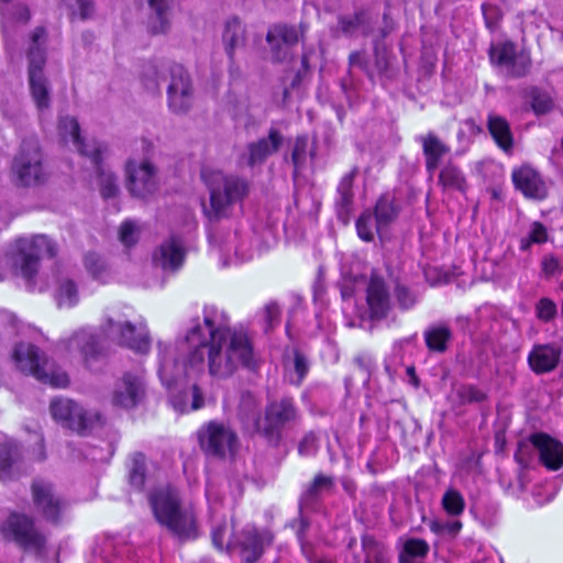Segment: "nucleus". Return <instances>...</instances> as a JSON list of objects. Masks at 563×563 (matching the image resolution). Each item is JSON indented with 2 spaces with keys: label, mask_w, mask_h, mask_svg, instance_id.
<instances>
[{
  "label": "nucleus",
  "mask_w": 563,
  "mask_h": 563,
  "mask_svg": "<svg viewBox=\"0 0 563 563\" xmlns=\"http://www.w3.org/2000/svg\"><path fill=\"white\" fill-rule=\"evenodd\" d=\"M142 394V378L128 373L115 383L111 400L117 407L132 408L139 402Z\"/></svg>",
  "instance_id": "6ab92c4d"
},
{
  "label": "nucleus",
  "mask_w": 563,
  "mask_h": 563,
  "mask_svg": "<svg viewBox=\"0 0 563 563\" xmlns=\"http://www.w3.org/2000/svg\"><path fill=\"white\" fill-rule=\"evenodd\" d=\"M14 269L32 290L42 291L46 283L38 276V263L44 255L54 256L55 245L46 235L21 236L14 240L11 251Z\"/></svg>",
  "instance_id": "39448f33"
},
{
  "label": "nucleus",
  "mask_w": 563,
  "mask_h": 563,
  "mask_svg": "<svg viewBox=\"0 0 563 563\" xmlns=\"http://www.w3.org/2000/svg\"><path fill=\"white\" fill-rule=\"evenodd\" d=\"M280 309L276 302L267 303L263 309V318L267 327L272 328L279 320Z\"/></svg>",
  "instance_id": "13d9d810"
},
{
  "label": "nucleus",
  "mask_w": 563,
  "mask_h": 563,
  "mask_svg": "<svg viewBox=\"0 0 563 563\" xmlns=\"http://www.w3.org/2000/svg\"><path fill=\"white\" fill-rule=\"evenodd\" d=\"M45 175L37 141L23 142L11 165L12 181L21 187H31L42 183Z\"/></svg>",
  "instance_id": "1a4fd4ad"
},
{
  "label": "nucleus",
  "mask_w": 563,
  "mask_h": 563,
  "mask_svg": "<svg viewBox=\"0 0 563 563\" xmlns=\"http://www.w3.org/2000/svg\"><path fill=\"white\" fill-rule=\"evenodd\" d=\"M490 60L511 76L525 75L531 63L529 54L525 49L516 51L515 45L510 42L492 45Z\"/></svg>",
  "instance_id": "4468645a"
},
{
  "label": "nucleus",
  "mask_w": 563,
  "mask_h": 563,
  "mask_svg": "<svg viewBox=\"0 0 563 563\" xmlns=\"http://www.w3.org/2000/svg\"><path fill=\"white\" fill-rule=\"evenodd\" d=\"M58 137L65 145H71L82 157L87 158L97 174L100 192L104 199L117 195L119 188L112 173L102 165L106 146L96 141L86 142L81 136L79 123L74 117H60Z\"/></svg>",
  "instance_id": "7ed1b4c3"
},
{
  "label": "nucleus",
  "mask_w": 563,
  "mask_h": 563,
  "mask_svg": "<svg viewBox=\"0 0 563 563\" xmlns=\"http://www.w3.org/2000/svg\"><path fill=\"white\" fill-rule=\"evenodd\" d=\"M170 402L178 412H189L203 407L205 399L201 390L195 385L181 397L173 396Z\"/></svg>",
  "instance_id": "473e14b6"
},
{
  "label": "nucleus",
  "mask_w": 563,
  "mask_h": 563,
  "mask_svg": "<svg viewBox=\"0 0 563 563\" xmlns=\"http://www.w3.org/2000/svg\"><path fill=\"white\" fill-rule=\"evenodd\" d=\"M431 528L437 532H445L450 536H455L461 530L462 523L460 520L453 519L444 523L433 522Z\"/></svg>",
  "instance_id": "4d7b16f0"
},
{
  "label": "nucleus",
  "mask_w": 563,
  "mask_h": 563,
  "mask_svg": "<svg viewBox=\"0 0 563 563\" xmlns=\"http://www.w3.org/2000/svg\"><path fill=\"white\" fill-rule=\"evenodd\" d=\"M201 451L211 457L234 463L241 449L235 431L227 423L212 420L202 424L197 431Z\"/></svg>",
  "instance_id": "6e6552de"
},
{
  "label": "nucleus",
  "mask_w": 563,
  "mask_h": 563,
  "mask_svg": "<svg viewBox=\"0 0 563 563\" xmlns=\"http://www.w3.org/2000/svg\"><path fill=\"white\" fill-rule=\"evenodd\" d=\"M243 263H244L243 252L240 253V252L235 251L234 257L232 260H230V261L223 260L222 261V266L228 267L231 265H242Z\"/></svg>",
  "instance_id": "774afa93"
},
{
  "label": "nucleus",
  "mask_w": 563,
  "mask_h": 563,
  "mask_svg": "<svg viewBox=\"0 0 563 563\" xmlns=\"http://www.w3.org/2000/svg\"><path fill=\"white\" fill-rule=\"evenodd\" d=\"M376 222V233L383 236L385 228L396 217V210L394 206L386 199H382L377 202L375 208V216H373Z\"/></svg>",
  "instance_id": "e433bc0d"
},
{
  "label": "nucleus",
  "mask_w": 563,
  "mask_h": 563,
  "mask_svg": "<svg viewBox=\"0 0 563 563\" xmlns=\"http://www.w3.org/2000/svg\"><path fill=\"white\" fill-rule=\"evenodd\" d=\"M49 410L57 423L78 433L90 430L100 420L98 413L88 411L67 398L52 400Z\"/></svg>",
  "instance_id": "9b49d317"
},
{
  "label": "nucleus",
  "mask_w": 563,
  "mask_h": 563,
  "mask_svg": "<svg viewBox=\"0 0 563 563\" xmlns=\"http://www.w3.org/2000/svg\"><path fill=\"white\" fill-rule=\"evenodd\" d=\"M429 550L428 544L420 539H410L405 542L404 550L400 553L399 561L407 558L409 561H419Z\"/></svg>",
  "instance_id": "37998d69"
},
{
  "label": "nucleus",
  "mask_w": 563,
  "mask_h": 563,
  "mask_svg": "<svg viewBox=\"0 0 563 563\" xmlns=\"http://www.w3.org/2000/svg\"><path fill=\"white\" fill-rule=\"evenodd\" d=\"M296 419L297 410L292 399L282 398L269 402L264 419L257 422V428L269 438H278L282 428Z\"/></svg>",
  "instance_id": "2eb2a0df"
},
{
  "label": "nucleus",
  "mask_w": 563,
  "mask_h": 563,
  "mask_svg": "<svg viewBox=\"0 0 563 563\" xmlns=\"http://www.w3.org/2000/svg\"><path fill=\"white\" fill-rule=\"evenodd\" d=\"M471 563H500V559L494 550L477 545Z\"/></svg>",
  "instance_id": "864d4df0"
},
{
  "label": "nucleus",
  "mask_w": 563,
  "mask_h": 563,
  "mask_svg": "<svg viewBox=\"0 0 563 563\" xmlns=\"http://www.w3.org/2000/svg\"><path fill=\"white\" fill-rule=\"evenodd\" d=\"M396 298L399 305L405 309L412 307L416 302V297L405 287L396 288Z\"/></svg>",
  "instance_id": "052dcab7"
},
{
  "label": "nucleus",
  "mask_w": 563,
  "mask_h": 563,
  "mask_svg": "<svg viewBox=\"0 0 563 563\" xmlns=\"http://www.w3.org/2000/svg\"><path fill=\"white\" fill-rule=\"evenodd\" d=\"M356 230L363 241H372L376 232V222L373 214L364 212L356 221Z\"/></svg>",
  "instance_id": "49530a36"
},
{
  "label": "nucleus",
  "mask_w": 563,
  "mask_h": 563,
  "mask_svg": "<svg viewBox=\"0 0 563 563\" xmlns=\"http://www.w3.org/2000/svg\"><path fill=\"white\" fill-rule=\"evenodd\" d=\"M482 11L486 26L490 31L496 30L499 25L503 15L500 9L495 4L484 3L482 7Z\"/></svg>",
  "instance_id": "8fccbe9b"
},
{
  "label": "nucleus",
  "mask_w": 563,
  "mask_h": 563,
  "mask_svg": "<svg viewBox=\"0 0 563 563\" xmlns=\"http://www.w3.org/2000/svg\"><path fill=\"white\" fill-rule=\"evenodd\" d=\"M365 21V15L363 13L356 14L353 20H345L343 19L341 21V26L343 32L349 34H354L356 31H361L362 33L366 32L365 26H363Z\"/></svg>",
  "instance_id": "5fc2aeb1"
},
{
  "label": "nucleus",
  "mask_w": 563,
  "mask_h": 563,
  "mask_svg": "<svg viewBox=\"0 0 563 563\" xmlns=\"http://www.w3.org/2000/svg\"><path fill=\"white\" fill-rule=\"evenodd\" d=\"M128 188L133 196L145 197L156 188L155 170L153 165L144 159L136 164L129 161L126 164Z\"/></svg>",
  "instance_id": "a211bd4d"
},
{
  "label": "nucleus",
  "mask_w": 563,
  "mask_h": 563,
  "mask_svg": "<svg viewBox=\"0 0 563 563\" xmlns=\"http://www.w3.org/2000/svg\"><path fill=\"white\" fill-rule=\"evenodd\" d=\"M536 311L539 319L549 321L556 313V305L549 298H542L537 303Z\"/></svg>",
  "instance_id": "3c124183"
},
{
  "label": "nucleus",
  "mask_w": 563,
  "mask_h": 563,
  "mask_svg": "<svg viewBox=\"0 0 563 563\" xmlns=\"http://www.w3.org/2000/svg\"><path fill=\"white\" fill-rule=\"evenodd\" d=\"M172 80L167 90L168 107L174 113H185L192 104V89L187 71L180 65L170 68Z\"/></svg>",
  "instance_id": "dca6fc26"
},
{
  "label": "nucleus",
  "mask_w": 563,
  "mask_h": 563,
  "mask_svg": "<svg viewBox=\"0 0 563 563\" xmlns=\"http://www.w3.org/2000/svg\"><path fill=\"white\" fill-rule=\"evenodd\" d=\"M353 177L352 173L345 175L338 186V192L343 206H349L351 203Z\"/></svg>",
  "instance_id": "603ef678"
},
{
  "label": "nucleus",
  "mask_w": 563,
  "mask_h": 563,
  "mask_svg": "<svg viewBox=\"0 0 563 563\" xmlns=\"http://www.w3.org/2000/svg\"><path fill=\"white\" fill-rule=\"evenodd\" d=\"M488 129L496 143L504 151H509L512 147V135L506 119L490 114L488 117Z\"/></svg>",
  "instance_id": "2f4dec72"
},
{
  "label": "nucleus",
  "mask_w": 563,
  "mask_h": 563,
  "mask_svg": "<svg viewBox=\"0 0 563 563\" xmlns=\"http://www.w3.org/2000/svg\"><path fill=\"white\" fill-rule=\"evenodd\" d=\"M366 301L372 319L384 317L389 309V297L382 278L373 276L367 287Z\"/></svg>",
  "instance_id": "5701e85b"
},
{
  "label": "nucleus",
  "mask_w": 563,
  "mask_h": 563,
  "mask_svg": "<svg viewBox=\"0 0 563 563\" xmlns=\"http://www.w3.org/2000/svg\"><path fill=\"white\" fill-rule=\"evenodd\" d=\"M536 455H538V453L536 451L533 434H531L528 439L519 442L515 459L521 466L526 467L534 461Z\"/></svg>",
  "instance_id": "a19ab883"
},
{
  "label": "nucleus",
  "mask_w": 563,
  "mask_h": 563,
  "mask_svg": "<svg viewBox=\"0 0 563 563\" xmlns=\"http://www.w3.org/2000/svg\"><path fill=\"white\" fill-rule=\"evenodd\" d=\"M292 360L287 361L285 366L287 369L288 379L291 384L299 385L308 373V362L306 357L295 350L292 352Z\"/></svg>",
  "instance_id": "c9c22d12"
},
{
  "label": "nucleus",
  "mask_w": 563,
  "mask_h": 563,
  "mask_svg": "<svg viewBox=\"0 0 563 563\" xmlns=\"http://www.w3.org/2000/svg\"><path fill=\"white\" fill-rule=\"evenodd\" d=\"M424 336L430 350L443 352L451 338V332L445 325H437L426 331Z\"/></svg>",
  "instance_id": "4c0bfd02"
},
{
  "label": "nucleus",
  "mask_w": 563,
  "mask_h": 563,
  "mask_svg": "<svg viewBox=\"0 0 563 563\" xmlns=\"http://www.w3.org/2000/svg\"><path fill=\"white\" fill-rule=\"evenodd\" d=\"M441 503L445 512L452 517L460 516L465 509L464 497L455 489H448Z\"/></svg>",
  "instance_id": "58836bf2"
},
{
  "label": "nucleus",
  "mask_w": 563,
  "mask_h": 563,
  "mask_svg": "<svg viewBox=\"0 0 563 563\" xmlns=\"http://www.w3.org/2000/svg\"><path fill=\"white\" fill-rule=\"evenodd\" d=\"M547 229L542 224L534 222L529 233V242L543 243L547 241Z\"/></svg>",
  "instance_id": "680f3d73"
},
{
  "label": "nucleus",
  "mask_w": 563,
  "mask_h": 563,
  "mask_svg": "<svg viewBox=\"0 0 563 563\" xmlns=\"http://www.w3.org/2000/svg\"><path fill=\"white\" fill-rule=\"evenodd\" d=\"M141 225L132 220L124 221L119 231V238L123 245L131 246L135 244L140 238Z\"/></svg>",
  "instance_id": "a18cd8bd"
},
{
  "label": "nucleus",
  "mask_w": 563,
  "mask_h": 563,
  "mask_svg": "<svg viewBox=\"0 0 563 563\" xmlns=\"http://www.w3.org/2000/svg\"><path fill=\"white\" fill-rule=\"evenodd\" d=\"M157 522L179 538L197 536L196 514L190 505H181L178 492L169 486L148 495Z\"/></svg>",
  "instance_id": "20e7f679"
},
{
  "label": "nucleus",
  "mask_w": 563,
  "mask_h": 563,
  "mask_svg": "<svg viewBox=\"0 0 563 563\" xmlns=\"http://www.w3.org/2000/svg\"><path fill=\"white\" fill-rule=\"evenodd\" d=\"M211 536L213 544L218 549L227 548L231 555H239L241 559L244 558L246 553L245 542L236 539L235 536H229L227 523L212 527Z\"/></svg>",
  "instance_id": "cd10ccee"
},
{
  "label": "nucleus",
  "mask_w": 563,
  "mask_h": 563,
  "mask_svg": "<svg viewBox=\"0 0 563 563\" xmlns=\"http://www.w3.org/2000/svg\"><path fill=\"white\" fill-rule=\"evenodd\" d=\"M44 29L38 27L32 34V46L29 52V84L33 101L38 110L47 109L49 106V92L47 80L43 75L45 64L44 53L41 44L44 38Z\"/></svg>",
  "instance_id": "9d476101"
},
{
  "label": "nucleus",
  "mask_w": 563,
  "mask_h": 563,
  "mask_svg": "<svg viewBox=\"0 0 563 563\" xmlns=\"http://www.w3.org/2000/svg\"><path fill=\"white\" fill-rule=\"evenodd\" d=\"M201 178L210 192V207L206 209L209 218L228 216L231 207L241 201L246 189L242 178L211 168H203Z\"/></svg>",
  "instance_id": "423d86ee"
},
{
  "label": "nucleus",
  "mask_w": 563,
  "mask_h": 563,
  "mask_svg": "<svg viewBox=\"0 0 563 563\" xmlns=\"http://www.w3.org/2000/svg\"><path fill=\"white\" fill-rule=\"evenodd\" d=\"M364 548L366 552L365 563H390L391 555L389 551L377 543H368L364 542Z\"/></svg>",
  "instance_id": "c03bdc74"
},
{
  "label": "nucleus",
  "mask_w": 563,
  "mask_h": 563,
  "mask_svg": "<svg viewBox=\"0 0 563 563\" xmlns=\"http://www.w3.org/2000/svg\"><path fill=\"white\" fill-rule=\"evenodd\" d=\"M331 487V479L323 475H319L314 478L311 487L308 490V495H318L320 492L329 489Z\"/></svg>",
  "instance_id": "e2e57ef3"
},
{
  "label": "nucleus",
  "mask_w": 563,
  "mask_h": 563,
  "mask_svg": "<svg viewBox=\"0 0 563 563\" xmlns=\"http://www.w3.org/2000/svg\"><path fill=\"white\" fill-rule=\"evenodd\" d=\"M439 184L444 191L465 194L467 183L463 173L453 164L445 165L439 174Z\"/></svg>",
  "instance_id": "c85d7f7f"
},
{
  "label": "nucleus",
  "mask_w": 563,
  "mask_h": 563,
  "mask_svg": "<svg viewBox=\"0 0 563 563\" xmlns=\"http://www.w3.org/2000/svg\"><path fill=\"white\" fill-rule=\"evenodd\" d=\"M560 357V352L553 345H537L530 352L528 361L530 367L536 373H545L552 371Z\"/></svg>",
  "instance_id": "bb28decb"
},
{
  "label": "nucleus",
  "mask_w": 563,
  "mask_h": 563,
  "mask_svg": "<svg viewBox=\"0 0 563 563\" xmlns=\"http://www.w3.org/2000/svg\"><path fill=\"white\" fill-rule=\"evenodd\" d=\"M312 151L309 144V140L306 136H299L294 145L292 150V162L296 172L307 163L309 157H312Z\"/></svg>",
  "instance_id": "ea45409f"
},
{
  "label": "nucleus",
  "mask_w": 563,
  "mask_h": 563,
  "mask_svg": "<svg viewBox=\"0 0 563 563\" xmlns=\"http://www.w3.org/2000/svg\"><path fill=\"white\" fill-rule=\"evenodd\" d=\"M131 317V309L128 312L111 309L100 324V333L89 327L79 328L71 335L60 339L57 350L64 357L81 362L88 368H92L95 362L101 357L107 340L145 354L151 345L146 324L141 318L132 320Z\"/></svg>",
  "instance_id": "f03ea898"
},
{
  "label": "nucleus",
  "mask_w": 563,
  "mask_h": 563,
  "mask_svg": "<svg viewBox=\"0 0 563 563\" xmlns=\"http://www.w3.org/2000/svg\"><path fill=\"white\" fill-rule=\"evenodd\" d=\"M512 180L526 197L542 199L547 195V188L540 175L530 166H521L512 173Z\"/></svg>",
  "instance_id": "412c9836"
},
{
  "label": "nucleus",
  "mask_w": 563,
  "mask_h": 563,
  "mask_svg": "<svg viewBox=\"0 0 563 563\" xmlns=\"http://www.w3.org/2000/svg\"><path fill=\"white\" fill-rule=\"evenodd\" d=\"M282 143V136L272 130L267 139H263L249 148V163H260L277 151Z\"/></svg>",
  "instance_id": "c756f323"
},
{
  "label": "nucleus",
  "mask_w": 563,
  "mask_h": 563,
  "mask_svg": "<svg viewBox=\"0 0 563 563\" xmlns=\"http://www.w3.org/2000/svg\"><path fill=\"white\" fill-rule=\"evenodd\" d=\"M20 467L21 456L18 446L0 434V478L13 476Z\"/></svg>",
  "instance_id": "a878e982"
},
{
  "label": "nucleus",
  "mask_w": 563,
  "mask_h": 563,
  "mask_svg": "<svg viewBox=\"0 0 563 563\" xmlns=\"http://www.w3.org/2000/svg\"><path fill=\"white\" fill-rule=\"evenodd\" d=\"M206 497L209 504L210 510L214 511L217 509V503L219 500V496L212 486L208 485L206 488Z\"/></svg>",
  "instance_id": "338daca9"
},
{
  "label": "nucleus",
  "mask_w": 563,
  "mask_h": 563,
  "mask_svg": "<svg viewBox=\"0 0 563 563\" xmlns=\"http://www.w3.org/2000/svg\"><path fill=\"white\" fill-rule=\"evenodd\" d=\"M426 155V166L430 174H433L442 157L449 152L448 147L434 135L429 134L422 141Z\"/></svg>",
  "instance_id": "7c9ffc66"
},
{
  "label": "nucleus",
  "mask_w": 563,
  "mask_h": 563,
  "mask_svg": "<svg viewBox=\"0 0 563 563\" xmlns=\"http://www.w3.org/2000/svg\"><path fill=\"white\" fill-rule=\"evenodd\" d=\"M298 40V32L292 26L275 25L267 33V42L277 59L285 58L289 48L296 44Z\"/></svg>",
  "instance_id": "4be33fe9"
},
{
  "label": "nucleus",
  "mask_w": 563,
  "mask_h": 563,
  "mask_svg": "<svg viewBox=\"0 0 563 563\" xmlns=\"http://www.w3.org/2000/svg\"><path fill=\"white\" fill-rule=\"evenodd\" d=\"M129 482L132 487L141 490L145 485L151 483V478L146 475V463L143 454H135L131 460L129 470Z\"/></svg>",
  "instance_id": "f704fd0d"
},
{
  "label": "nucleus",
  "mask_w": 563,
  "mask_h": 563,
  "mask_svg": "<svg viewBox=\"0 0 563 563\" xmlns=\"http://www.w3.org/2000/svg\"><path fill=\"white\" fill-rule=\"evenodd\" d=\"M3 33L8 35L19 23H26L30 19L27 8L7 3L1 8Z\"/></svg>",
  "instance_id": "72a5a7b5"
},
{
  "label": "nucleus",
  "mask_w": 563,
  "mask_h": 563,
  "mask_svg": "<svg viewBox=\"0 0 563 563\" xmlns=\"http://www.w3.org/2000/svg\"><path fill=\"white\" fill-rule=\"evenodd\" d=\"M462 395L467 401H482L485 398V394L474 386H464Z\"/></svg>",
  "instance_id": "0e129e2a"
},
{
  "label": "nucleus",
  "mask_w": 563,
  "mask_h": 563,
  "mask_svg": "<svg viewBox=\"0 0 563 563\" xmlns=\"http://www.w3.org/2000/svg\"><path fill=\"white\" fill-rule=\"evenodd\" d=\"M245 34L246 26L242 20L236 16H232L227 21L223 32V43L230 57H233V55L239 51H244Z\"/></svg>",
  "instance_id": "393cba45"
},
{
  "label": "nucleus",
  "mask_w": 563,
  "mask_h": 563,
  "mask_svg": "<svg viewBox=\"0 0 563 563\" xmlns=\"http://www.w3.org/2000/svg\"><path fill=\"white\" fill-rule=\"evenodd\" d=\"M1 534L21 547L41 551L45 544V537L34 529L33 522L23 515L11 514L1 525Z\"/></svg>",
  "instance_id": "ddd939ff"
},
{
  "label": "nucleus",
  "mask_w": 563,
  "mask_h": 563,
  "mask_svg": "<svg viewBox=\"0 0 563 563\" xmlns=\"http://www.w3.org/2000/svg\"><path fill=\"white\" fill-rule=\"evenodd\" d=\"M12 358L19 371L55 388H65L69 384L66 372L56 367L44 352L30 342H20L13 350Z\"/></svg>",
  "instance_id": "0eeeda50"
},
{
  "label": "nucleus",
  "mask_w": 563,
  "mask_h": 563,
  "mask_svg": "<svg viewBox=\"0 0 563 563\" xmlns=\"http://www.w3.org/2000/svg\"><path fill=\"white\" fill-rule=\"evenodd\" d=\"M55 283L54 298L59 308H71L77 305L79 297L75 283L60 268L52 276Z\"/></svg>",
  "instance_id": "b1692460"
},
{
  "label": "nucleus",
  "mask_w": 563,
  "mask_h": 563,
  "mask_svg": "<svg viewBox=\"0 0 563 563\" xmlns=\"http://www.w3.org/2000/svg\"><path fill=\"white\" fill-rule=\"evenodd\" d=\"M85 266L95 279L102 283L107 280L108 268L100 255L89 253L85 256Z\"/></svg>",
  "instance_id": "79ce46f5"
},
{
  "label": "nucleus",
  "mask_w": 563,
  "mask_h": 563,
  "mask_svg": "<svg viewBox=\"0 0 563 563\" xmlns=\"http://www.w3.org/2000/svg\"><path fill=\"white\" fill-rule=\"evenodd\" d=\"M79 7V16L81 19H87L91 15L93 7L89 0H76Z\"/></svg>",
  "instance_id": "69168bd1"
},
{
  "label": "nucleus",
  "mask_w": 563,
  "mask_h": 563,
  "mask_svg": "<svg viewBox=\"0 0 563 563\" xmlns=\"http://www.w3.org/2000/svg\"><path fill=\"white\" fill-rule=\"evenodd\" d=\"M531 99V108L537 114L548 112L553 106L551 96L544 91L533 90Z\"/></svg>",
  "instance_id": "09e8293b"
},
{
  "label": "nucleus",
  "mask_w": 563,
  "mask_h": 563,
  "mask_svg": "<svg viewBox=\"0 0 563 563\" xmlns=\"http://www.w3.org/2000/svg\"><path fill=\"white\" fill-rule=\"evenodd\" d=\"M561 271V265L558 258L552 255L545 256L542 261V272L547 277H554Z\"/></svg>",
  "instance_id": "bf43d9fd"
},
{
  "label": "nucleus",
  "mask_w": 563,
  "mask_h": 563,
  "mask_svg": "<svg viewBox=\"0 0 563 563\" xmlns=\"http://www.w3.org/2000/svg\"><path fill=\"white\" fill-rule=\"evenodd\" d=\"M185 254L184 240L173 234L153 251L152 261L164 272H175L183 266Z\"/></svg>",
  "instance_id": "f3484780"
},
{
  "label": "nucleus",
  "mask_w": 563,
  "mask_h": 563,
  "mask_svg": "<svg viewBox=\"0 0 563 563\" xmlns=\"http://www.w3.org/2000/svg\"><path fill=\"white\" fill-rule=\"evenodd\" d=\"M32 498L35 511L46 521L58 523L67 509V503L56 494L54 485L45 479L32 484Z\"/></svg>",
  "instance_id": "f8f14e48"
},
{
  "label": "nucleus",
  "mask_w": 563,
  "mask_h": 563,
  "mask_svg": "<svg viewBox=\"0 0 563 563\" xmlns=\"http://www.w3.org/2000/svg\"><path fill=\"white\" fill-rule=\"evenodd\" d=\"M538 459L550 471L563 466V444L545 433H533Z\"/></svg>",
  "instance_id": "aec40b11"
},
{
  "label": "nucleus",
  "mask_w": 563,
  "mask_h": 563,
  "mask_svg": "<svg viewBox=\"0 0 563 563\" xmlns=\"http://www.w3.org/2000/svg\"><path fill=\"white\" fill-rule=\"evenodd\" d=\"M158 376L166 386L195 378L205 371L227 378L246 364V330L214 306L206 307L202 320H192L175 342L157 343Z\"/></svg>",
  "instance_id": "f257e3e1"
},
{
  "label": "nucleus",
  "mask_w": 563,
  "mask_h": 563,
  "mask_svg": "<svg viewBox=\"0 0 563 563\" xmlns=\"http://www.w3.org/2000/svg\"><path fill=\"white\" fill-rule=\"evenodd\" d=\"M299 453L305 456L312 455L318 450V438L313 433L306 435L299 444Z\"/></svg>",
  "instance_id": "6e6d98bb"
},
{
  "label": "nucleus",
  "mask_w": 563,
  "mask_h": 563,
  "mask_svg": "<svg viewBox=\"0 0 563 563\" xmlns=\"http://www.w3.org/2000/svg\"><path fill=\"white\" fill-rule=\"evenodd\" d=\"M272 534L267 531L249 533V552L253 548V556L256 559L266 545L272 543Z\"/></svg>",
  "instance_id": "de8ad7c7"
}]
</instances>
